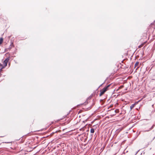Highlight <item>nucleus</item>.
I'll use <instances>...</instances> for the list:
<instances>
[{"instance_id": "obj_1", "label": "nucleus", "mask_w": 155, "mask_h": 155, "mask_svg": "<svg viewBox=\"0 0 155 155\" xmlns=\"http://www.w3.org/2000/svg\"><path fill=\"white\" fill-rule=\"evenodd\" d=\"M110 85H108L106 87H104L103 89L101 90L100 96H101L107 90L108 88L110 86Z\"/></svg>"}, {"instance_id": "obj_2", "label": "nucleus", "mask_w": 155, "mask_h": 155, "mask_svg": "<svg viewBox=\"0 0 155 155\" xmlns=\"http://www.w3.org/2000/svg\"><path fill=\"white\" fill-rule=\"evenodd\" d=\"M9 59L8 58H7L6 59H5L3 61V64H4V66H5V67L7 66V63L9 61Z\"/></svg>"}, {"instance_id": "obj_3", "label": "nucleus", "mask_w": 155, "mask_h": 155, "mask_svg": "<svg viewBox=\"0 0 155 155\" xmlns=\"http://www.w3.org/2000/svg\"><path fill=\"white\" fill-rule=\"evenodd\" d=\"M5 66L3 65L0 63V71H2V69L4 68Z\"/></svg>"}, {"instance_id": "obj_4", "label": "nucleus", "mask_w": 155, "mask_h": 155, "mask_svg": "<svg viewBox=\"0 0 155 155\" xmlns=\"http://www.w3.org/2000/svg\"><path fill=\"white\" fill-rule=\"evenodd\" d=\"M139 64V62H137L135 63L134 64V67L135 68L136 67H137L138 66V64Z\"/></svg>"}, {"instance_id": "obj_5", "label": "nucleus", "mask_w": 155, "mask_h": 155, "mask_svg": "<svg viewBox=\"0 0 155 155\" xmlns=\"http://www.w3.org/2000/svg\"><path fill=\"white\" fill-rule=\"evenodd\" d=\"M135 104H132L130 107V110H131L132 109V108H133V107H134V106Z\"/></svg>"}, {"instance_id": "obj_6", "label": "nucleus", "mask_w": 155, "mask_h": 155, "mask_svg": "<svg viewBox=\"0 0 155 155\" xmlns=\"http://www.w3.org/2000/svg\"><path fill=\"white\" fill-rule=\"evenodd\" d=\"M154 125H154V124H153V126H152L150 127V129H149V130H147L145 131H149L150 130H151V129H152L153 128V127L154 126Z\"/></svg>"}, {"instance_id": "obj_7", "label": "nucleus", "mask_w": 155, "mask_h": 155, "mask_svg": "<svg viewBox=\"0 0 155 155\" xmlns=\"http://www.w3.org/2000/svg\"><path fill=\"white\" fill-rule=\"evenodd\" d=\"M3 39L2 38H0V45L1 44L2 42H3Z\"/></svg>"}, {"instance_id": "obj_8", "label": "nucleus", "mask_w": 155, "mask_h": 155, "mask_svg": "<svg viewBox=\"0 0 155 155\" xmlns=\"http://www.w3.org/2000/svg\"><path fill=\"white\" fill-rule=\"evenodd\" d=\"M91 133H94V130L93 128H91L90 130Z\"/></svg>"}, {"instance_id": "obj_9", "label": "nucleus", "mask_w": 155, "mask_h": 155, "mask_svg": "<svg viewBox=\"0 0 155 155\" xmlns=\"http://www.w3.org/2000/svg\"><path fill=\"white\" fill-rule=\"evenodd\" d=\"M12 142H5V143H11Z\"/></svg>"}, {"instance_id": "obj_10", "label": "nucleus", "mask_w": 155, "mask_h": 155, "mask_svg": "<svg viewBox=\"0 0 155 155\" xmlns=\"http://www.w3.org/2000/svg\"><path fill=\"white\" fill-rule=\"evenodd\" d=\"M139 68V67H138L136 69V70H137Z\"/></svg>"}]
</instances>
